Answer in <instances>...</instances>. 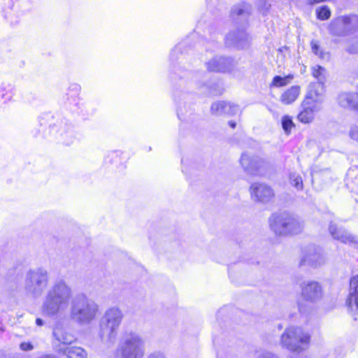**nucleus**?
Instances as JSON below:
<instances>
[{
    "instance_id": "obj_37",
    "label": "nucleus",
    "mask_w": 358,
    "mask_h": 358,
    "mask_svg": "<svg viewBox=\"0 0 358 358\" xmlns=\"http://www.w3.org/2000/svg\"><path fill=\"white\" fill-rule=\"evenodd\" d=\"M345 51L352 55L358 54V38L350 41Z\"/></svg>"
},
{
    "instance_id": "obj_33",
    "label": "nucleus",
    "mask_w": 358,
    "mask_h": 358,
    "mask_svg": "<svg viewBox=\"0 0 358 358\" xmlns=\"http://www.w3.org/2000/svg\"><path fill=\"white\" fill-rule=\"evenodd\" d=\"M331 10L328 6L324 5L316 10L317 17L320 20H328L331 16Z\"/></svg>"
},
{
    "instance_id": "obj_23",
    "label": "nucleus",
    "mask_w": 358,
    "mask_h": 358,
    "mask_svg": "<svg viewBox=\"0 0 358 358\" xmlns=\"http://www.w3.org/2000/svg\"><path fill=\"white\" fill-rule=\"evenodd\" d=\"M328 30L329 34L334 37L348 36L343 15L333 19L328 27Z\"/></svg>"
},
{
    "instance_id": "obj_50",
    "label": "nucleus",
    "mask_w": 358,
    "mask_h": 358,
    "mask_svg": "<svg viewBox=\"0 0 358 358\" xmlns=\"http://www.w3.org/2000/svg\"><path fill=\"white\" fill-rule=\"evenodd\" d=\"M192 73L191 72H187L186 73H185V76H187L188 77H192Z\"/></svg>"
},
{
    "instance_id": "obj_32",
    "label": "nucleus",
    "mask_w": 358,
    "mask_h": 358,
    "mask_svg": "<svg viewBox=\"0 0 358 358\" xmlns=\"http://www.w3.org/2000/svg\"><path fill=\"white\" fill-rule=\"evenodd\" d=\"M229 106V102L224 101H219L213 103L211 105L210 111L213 115H223L224 108Z\"/></svg>"
},
{
    "instance_id": "obj_3",
    "label": "nucleus",
    "mask_w": 358,
    "mask_h": 358,
    "mask_svg": "<svg viewBox=\"0 0 358 358\" xmlns=\"http://www.w3.org/2000/svg\"><path fill=\"white\" fill-rule=\"evenodd\" d=\"M98 310V305L83 294H78L71 301V317L78 324H90L95 319Z\"/></svg>"
},
{
    "instance_id": "obj_22",
    "label": "nucleus",
    "mask_w": 358,
    "mask_h": 358,
    "mask_svg": "<svg viewBox=\"0 0 358 358\" xmlns=\"http://www.w3.org/2000/svg\"><path fill=\"white\" fill-rule=\"evenodd\" d=\"M323 83H313L310 85L309 90L303 101L319 105L322 107L323 102V96L322 93Z\"/></svg>"
},
{
    "instance_id": "obj_36",
    "label": "nucleus",
    "mask_w": 358,
    "mask_h": 358,
    "mask_svg": "<svg viewBox=\"0 0 358 358\" xmlns=\"http://www.w3.org/2000/svg\"><path fill=\"white\" fill-rule=\"evenodd\" d=\"M294 127V124L292 121V119L289 115H285L282 118V127L284 130V131L289 134L291 131V129L292 127Z\"/></svg>"
},
{
    "instance_id": "obj_25",
    "label": "nucleus",
    "mask_w": 358,
    "mask_h": 358,
    "mask_svg": "<svg viewBox=\"0 0 358 358\" xmlns=\"http://www.w3.org/2000/svg\"><path fill=\"white\" fill-rule=\"evenodd\" d=\"M53 336L59 343L64 345H70L76 340L73 335L60 327L54 329Z\"/></svg>"
},
{
    "instance_id": "obj_4",
    "label": "nucleus",
    "mask_w": 358,
    "mask_h": 358,
    "mask_svg": "<svg viewBox=\"0 0 358 358\" xmlns=\"http://www.w3.org/2000/svg\"><path fill=\"white\" fill-rule=\"evenodd\" d=\"M145 343L141 335L136 332H127L120 338L116 349L119 358H143Z\"/></svg>"
},
{
    "instance_id": "obj_2",
    "label": "nucleus",
    "mask_w": 358,
    "mask_h": 358,
    "mask_svg": "<svg viewBox=\"0 0 358 358\" xmlns=\"http://www.w3.org/2000/svg\"><path fill=\"white\" fill-rule=\"evenodd\" d=\"M33 8V0H2L1 14L6 23L14 27L19 25Z\"/></svg>"
},
{
    "instance_id": "obj_47",
    "label": "nucleus",
    "mask_w": 358,
    "mask_h": 358,
    "mask_svg": "<svg viewBox=\"0 0 358 358\" xmlns=\"http://www.w3.org/2000/svg\"><path fill=\"white\" fill-rule=\"evenodd\" d=\"M298 306H299V310L301 313H304L305 312V309L303 307L302 304L301 303H298Z\"/></svg>"
},
{
    "instance_id": "obj_30",
    "label": "nucleus",
    "mask_w": 358,
    "mask_h": 358,
    "mask_svg": "<svg viewBox=\"0 0 358 358\" xmlns=\"http://www.w3.org/2000/svg\"><path fill=\"white\" fill-rule=\"evenodd\" d=\"M68 91L69 92L66 94L65 99L70 104H77L80 86L78 84L72 83L69 85Z\"/></svg>"
},
{
    "instance_id": "obj_42",
    "label": "nucleus",
    "mask_w": 358,
    "mask_h": 358,
    "mask_svg": "<svg viewBox=\"0 0 358 358\" xmlns=\"http://www.w3.org/2000/svg\"><path fill=\"white\" fill-rule=\"evenodd\" d=\"M257 358H279L278 355L268 351H264L261 352Z\"/></svg>"
},
{
    "instance_id": "obj_45",
    "label": "nucleus",
    "mask_w": 358,
    "mask_h": 358,
    "mask_svg": "<svg viewBox=\"0 0 358 358\" xmlns=\"http://www.w3.org/2000/svg\"><path fill=\"white\" fill-rule=\"evenodd\" d=\"M3 90H0V101L4 99H6L5 97L6 94L3 93Z\"/></svg>"
},
{
    "instance_id": "obj_24",
    "label": "nucleus",
    "mask_w": 358,
    "mask_h": 358,
    "mask_svg": "<svg viewBox=\"0 0 358 358\" xmlns=\"http://www.w3.org/2000/svg\"><path fill=\"white\" fill-rule=\"evenodd\" d=\"M346 185L348 189L358 195V166H351L346 174Z\"/></svg>"
},
{
    "instance_id": "obj_31",
    "label": "nucleus",
    "mask_w": 358,
    "mask_h": 358,
    "mask_svg": "<svg viewBox=\"0 0 358 358\" xmlns=\"http://www.w3.org/2000/svg\"><path fill=\"white\" fill-rule=\"evenodd\" d=\"M294 78L292 74H288L285 77L280 76H275L273 77L271 87H280L287 85Z\"/></svg>"
},
{
    "instance_id": "obj_26",
    "label": "nucleus",
    "mask_w": 358,
    "mask_h": 358,
    "mask_svg": "<svg viewBox=\"0 0 358 358\" xmlns=\"http://www.w3.org/2000/svg\"><path fill=\"white\" fill-rule=\"evenodd\" d=\"M301 88L298 85L292 86L280 96V101L283 104H291L296 101L300 94Z\"/></svg>"
},
{
    "instance_id": "obj_51",
    "label": "nucleus",
    "mask_w": 358,
    "mask_h": 358,
    "mask_svg": "<svg viewBox=\"0 0 358 358\" xmlns=\"http://www.w3.org/2000/svg\"><path fill=\"white\" fill-rule=\"evenodd\" d=\"M180 112H178V116L180 117Z\"/></svg>"
},
{
    "instance_id": "obj_19",
    "label": "nucleus",
    "mask_w": 358,
    "mask_h": 358,
    "mask_svg": "<svg viewBox=\"0 0 358 358\" xmlns=\"http://www.w3.org/2000/svg\"><path fill=\"white\" fill-rule=\"evenodd\" d=\"M348 310L352 314L358 313V275L351 278L350 292L346 300Z\"/></svg>"
},
{
    "instance_id": "obj_35",
    "label": "nucleus",
    "mask_w": 358,
    "mask_h": 358,
    "mask_svg": "<svg viewBox=\"0 0 358 358\" xmlns=\"http://www.w3.org/2000/svg\"><path fill=\"white\" fill-rule=\"evenodd\" d=\"M325 69L321 66L316 65L312 68L313 76L317 79L319 83H324V72Z\"/></svg>"
},
{
    "instance_id": "obj_7",
    "label": "nucleus",
    "mask_w": 358,
    "mask_h": 358,
    "mask_svg": "<svg viewBox=\"0 0 358 358\" xmlns=\"http://www.w3.org/2000/svg\"><path fill=\"white\" fill-rule=\"evenodd\" d=\"M49 134L52 140L64 145H71L78 140L74 125L64 117H58L50 124Z\"/></svg>"
},
{
    "instance_id": "obj_1",
    "label": "nucleus",
    "mask_w": 358,
    "mask_h": 358,
    "mask_svg": "<svg viewBox=\"0 0 358 358\" xmlns=\"http://www.w3.org/2000/svg\"><path fill=\"white\" fill-rule=\"evenodd\" d=\"M72 298L71 287L64 281L55 282L48 289L42 306L44 314L54 316L66 311Z\"/></svg>"
},
{
    "instance_id": "obj_16",
    "label": "nucleus",
    "mask_w": 358,
    "mask_h": 358,
    "mask_svg": "<svg viewBox=\"0 0 358 358\" xmlns=\"http://www.w3.org/2000/svg\"><path fill=\"white\" fill-rule=\"evenodd\" d=\"M252 14V6L245 1L234 5L230 11V17L236 24H246Z\"/></svg>"
},
{
    "instance_id": "obj_21",
    "label": "nucleus",
    "mask_w": 358,
    "mask_h": 358,
    "mask_svg": "<svg viewBox=\"0 0 358 358\" xmlns=\"http://www.w3.org/2000/svg\"><path fill=\"white\" fill-rule=\"evenodd\" d=\"M337 102L343 108L358 110V93L341 92L337 96Z\"/></svg>"
},
{
    "instance_id": "obj_6",
    "label": "nucleus",
    "mask_w": 358,
    "mask_h": 358,
    "mask_svg": "<svg viewBox=\"0 0 358 358\" xmlns=\"http://www.w3.org/2000/svg\"><path fill=\"white\" fill-rule=\"evenodd\" d=\"M123 314L116 307L108 309L101 317L99 324V336L103 342H113L122 322Z\"/></svg>"
},
{
    "instance_id": "obj_9",
    "label": "nucleus",
    "mask_w": 358,
    "mask_h": 358,
    "mask_svg": "<svg viewBox=\"0 0 358 358\" xmlns=\"http://www.w3.org/2000/svg\"><path fill=\"white\" fill-rule=\"evenodd\" d=\"M310 335L305 333L301 327H291L281 336L282 346L292 352L306 350L308 347Z\"/></svg>"
},
{
    "instance_id": "obj_18",
    "label": "nucleus",
    "mask_w": 358,
    "mask_h": 358,
    "mask_svg": "<svg viewBox=\"0 0 358 358\" xmlns=\"http://www.w3.org/2000/svg\"><path fill=\"white\" fill-rule=\"evenodd\" d=\"M329 231L332 237L343 243L350 245H357L358 238L348 232L343 227H338L332 222H330Z\"/></svg>"
},
{
    "instance_id": "obj_29",
    "label": "nucleus",
    "mask_w": 358,
    "mask_h": 358,
    "mask_svg": "<svg viewBox=\"0 0 358 358\" xmlns=\"http://www.w3.org/2000/svg\"><path fill=\"white\" fill-rule=\"evenodd\" d=\"M63 354L68 358H86L87 352L80 347H66Z\"/></svg>"
},
{
    "instance_id": "obj_14",
    "label": "nucleus",
    "mask_w": 358,
    "mask_h": 358,
    "mask_svg": "<svg viewBox=\"0 0 358 358\" xmlns=\"http://www.w3.org/2000/svg\"><path fill=\"white\" fill-rule=\"evenodd\" d=\"M300 287L301 297L306 301L315 303L322 299L323 289L319 282L315 280L304 281Z\"/></svg>"
},
{
    "instance_id": "obj_15",
    "label": "nucleus",
    "mask_w": 358,
    "mask_h": 358,
    "mask_svg": "<svg viewBox=\"0 0 358 358\" xmlns=\"http://www.w3.org/2000/svg\"><path fill=\"white\" fill-rule=\"evenodd\" d=\"M189 39L187 38L179 43H178L172 50L170 53V60L171 62V68L173 74L178 76L180 78L183 76L181 75L183 73V71L180 66H177L175 64V62L180 59V64L182 63L184 59V55L188 53L191 50L189 45Z\"/></svg>"
},
{
    "instance_id": "obj_27",
    "label": "nucleus",
    "mask_w": 358,
    "mask_h": 358,
    "mask_svg": "<svg viewBox=\"0 0 358 358\" xmlns=\"http://www.w3.org/2000/svg\"><path fill=\"white\" fill-rule=\"evenodd\" d=\"M343 17L345 21L348 36L354 34L358 31V15H343Z\"/></svg>"
},
{
    "instance_id": "obj_5",
    "label": "nucleus",
    "mask_w": 358,
    "mask_h": 358,
    "mask_svg": "<svg viewBox=\"0 0 358 358\" xmlns=\"http://www.w3.org/2000/svg\"><path fill=\"white\" fill-rule=\"evenodd\" d=\"M271 229L275 234H297L303 228L299 218L287 212L274 213L269 219Z\"/></svg>"
},
{
    "instance_id": "obj_46",
    "label": "nucleus",
    "mask_w": 358,
    "mask_h": 358,
    "mask_svg": "<svg viewBox=\"0 0 358 358\" xmlns=\"http://www.w3.org/2000/svg\"><path fill=\"white\" fill-rule=\"evenodd\" d=\"M228 124H229V127H231L232 129H234L236 126V123L232 120L229 121Z\"/></svg>"
},
{
    "instance_id": "obj_28",
    "label": "nucleus",
    "mask_w": 358,
    "mask_h": 358,
    "mask_svg": "<svg viewBox=\"0 0 358 358\" xmlns=\"http://www.w3.org/2000/svg\"><path fill=\"white\" fill-rule=\"evenodd\" d=\"M202 90V92L209 96H219L221 95L224 91L222 85L220 83H213L210 84H203L199 87Z\"/></svg>"
},
{
    "instance_id": "obj_43",
    "label": "nucleus",
    "mask_w": 358,
    "mask_h": 358,
    "mask_svg": "<svg viewBox=\"0 0 358 358\" xmlns=\"http://www.w3.org/2000/svg\"><path fill=\"white\" fill-rule=\"evenodd\" d=\"M147 358H165V356L160 352H155L150 354Z\"/></svg>"
},
{
    "instance_id": "obj_41",
    "label": "nucleus",
    "mask_w": 358,
    "mask_h": 358,
    "mask_svg": "<svg viewBox=\"0 0 358 358\" xmlns=\"http://www.w3.org/2000/svg\"><path fill=\"white\" fill-rule=\"evenodd\" d=\"M20 348L22 351H30L34 349V346L31 342H22L20 345Z\"/></svg>"
},
{
    "instance_id": "obj_49",
    "label": "nucleus",
    "mask_w": 358,
    "mask_h": 358,
    "mask_svg": "<svg viewBox=\"0 0 358 358\" xmlns=\"http://www.w3.org/2000/svg\"><path fill=\"white\" fill-rule=\"evenodd\" d=\"M3 331V324L2 323L0 322V333Z\"/></svg>"
},
{
    "instance_id": "obj_44",
    "label": "nucleus",
    "mask_w": 358,
    "mask_h": 358,
    "mask_svg": "<svg viewBox=\"0 0 358 358\" xmlns=\"http://www.w3.org/2000/svg\"><path fill=\"white\" fill-rule=\"evenodd\" d=\"M36 325L39 326V327H41L43 325L44 322H43V320L41 318H37L36 320Z\"/></svg>"
},
{
    "instance_id": "obj_8",
    "label": "nucleus",
    "mask_w": 358,
    "mask_h": 358,
    "mask_svg": "<svg viewBox=\"0 0 358 358\" xmlns=\"http://www.w3.org/2000/svg\"><path fill=\"white\" fill-rule=\"evenodd\" d=\"M49 273L42 267L29 269L25 275L24 288L27 294L39 297L47 288Z\"/></svg>"
},
{
    "instance_id": "obj_40",
    "label": "nucleus",
    "mask_w": 358,
    "mask_h": 358,
    "mask_svg": "<svg viewBox=\"0 0 358 358\" xmlns=\"http://www.w3.org/2000/svg\"><path fill=\"white\" fill-rule=\"evenodd\" d=\"M350 137L358 142V126L352 127L349 132Z\"/></svg>"
},
{
    "instance_id": "obj_12",
    "label": "nucleus",
    "mask_w": 358,
    "mask_h": 358,
    "mask_svg": "<svg viewBox=\"0 0 358 358\" xmlns=\"http://www.w3.org/2000/svg\"><path fill=\"white\" fill-rule=\"evenodd\" d=\"M326 256L322 249L316 245H309L303 251L301 265H309L312 267H320L326 263Z\"/></svg>"
},
{
    "instance_id": "obj_13",
    "label": "nucleus",
    "mask_w": 358,
    "mask_h": 358,
    "mask_svg": "<svg viewBox=\"0 0 358 358\" xmlns=\"http://www.w3.org/2000/svg\"><path fill=\"white\" fill-rule=\"evenodd\" d=\"M240 163L245 173L251 176L264 174L266 165L265 162L258 156L250 155L246 152L243 153Z\"/></svg>"
},
{
    "instance_id": "obj_48",
    "label": "nucleus",
    "mask_w": 358,
    "mask_h": 358,
    "mask_svg": "<svg viewBox=\"0 0 358 358\" xmlns=\"http://www.w3.org/2000/svg\"><path fill=\"white\" fill-rule=\"evenodd\" d=\"M333 41L334 43H339V41H339V39H338L337 38H334V39H333V41Z\"/></svg>"
},
{
    "instance_id": "obj_10",
    "label": "nucleus",
    "mask_w": 358,
    "mask_h": 358,
    "mask_svg": "<svg viewBox=\"0 0 358 358\" xmlns=\"http://www.w3.org/2000/svg\"><path fill=\"white\" fill-rule=\"evenodd\" d=\"M252 41L250 35L244 28H237L229 31L224 37V44L228 48L244 50L250 47Z\"/></svg>"
},
{
    "instance_id": "obj_39",
    "label": "nucleus",
    "mask_w": 358,
    "mask_h": 358,
    "mask_svg": "<svg viewBox=\"0 0 358 358\" xmlns=\"http://www.w3.org/2000/svg\"><path fill=\"white\" fill-rule=\"evenodd\" d=\"M311 48L313 52L319 56L320 58L323 59L324 58L325 53L321 50L320 45L317 44V43L315 41L311 42Z\"/></svg>"
},
{
    "instance_id": "obj_38",
    "label": "nucleus",
    "mask_w": 358,
    "mask_h": 358,
    "mask_svg": "<svg viewBox=\"0 0 358 358\" xmlns=\"http://www.w3.org/2000/svg\"><path fill=\"white\" fill-rule=\"evenodd\" d=\"M229 106L230 107L229 108L228 107L224 108L223 115H234L239 111V107L238 105L229 102Z\"/></svg>"
},
{
    "instance_id": "obj_11",
    "label": "nucleus",
    "mask_w": 358,
    "mask_h": 358,
    "mask_svg": "<svg viewBox=\"0 0 358 358\" xmlns=\"http://www.w3.org/2000/svg\"><path fill=\"white\" fill-rule=\"evenodd\" d=\"M236 62L231 57L215 56L206 62L208 71L215 73H231L236 66Z\"/></svg>"
},
{
    "instance_id": "obj_20",
    "label": "nucleus",
    "mask_w": 358,
    "mask_h": 358,
    "mask_svg": "<svg viewBox=\"0 0 358 358\" xmlns=\"http://www.w3.org/2000/svg\"><path fill=\"white\" fill-rule=\"evenodd\" d=\"M302 110L298 114L297 118L302 123H309L314 119L315 113L319 112L322 107L310 102L303 101Z\"/></svg>"
},
{
    "instance_id": "obj_34",
    "label": "nucleus",
    "mask_w": 358,
    "mask_h": 358,
    "mask_svg": "<svg viewBox=\"0 0 358 358\" xmlns=\"http://www.w3.org/2000/svg\"><path fill=\"white\" fill-rule=\"evenodd\" d=\"M289 180L291 185L294 186L296 189H303V180L301 176L299 174L296 173H290Z\"/></svg>"
},
{
    "instance_id": "obj_17",
    "label": "nucleus",
    "mask_w": 358,
    "mask_h": 358,
    "mask_svg": "<svg viewBox=\"0 0 358 358\" xmlns=\"http://www.w3.org/2000/svg\"><path fill=\"white\" fill-rule=\"evenodd\" d=\"M252 199L261 203H268L274 196L273 189L266 183L254 182L250 186Z\"/></svg>"
}]
</instances>
